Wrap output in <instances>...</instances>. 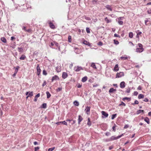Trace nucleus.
Segmentation results:
<instances>
[{"label":"nucleus","instance_id":"nucleus-12","mask_svg":"<svg viewBox=\"0 0 151 151\" xmlns=\"http://www.w3.org/2000/svg\"><path fill=\"white\" fill-rule=\"evenodd\" d=\"M49 26L52 29H54L55 28V27L52 23L50 22L49 23Z\"/></svg>","mask_w":151,"mask_h":151},{"label":"nucleus","instance_id":"nucleus-53","mask_svg":"<svg viewBox=\"0 0 151 151\" xmlns=\"http://www.w3.org/2000/svg\"><path fill=\"white\" fill-rule=\"evenodd\" d=\"M105 134L106 136H109L110 135V133L109 132H106L105 133Z\"/></svg>","mask_w":151,"mask_h":151},{"label":"nucleus","instance_id":"nucleus-5","mask_svg":"<svg viewBox=\"0 0 151 151\" xmlns=\"http://www.w3.org/2000/svg\"><path fill=\"white\" fill-rule=\"evenodd\" d=\"M82 69V68L81 67L77 66L75 67L74 68V70L78 72L80 70Z\"/></svg>","mask_w":151,"mask_h":151},{"label":"nucleus","instance_id":"nucleus-2","mask_svg":"<svg viewBox=\"0 0 151 151\" xmlns=\"http://www.w3.org/2000/svg\"><path fill=\"white\" fill-rule=\"evenodd\" d=\"M124 76V73L122 72H120L119 73H117L116 74V78H119L121 77Z\"/></svg>","mask_w":151,"mask_h":151},{"label":"nucleus","instance_id":"nucleus-40","mask_svg":"<svg viewBox=\"0 0 151 151\" xmlns=\"http://www.w3.org/2000/svg\"><path fill=\"white\" fill-rule=\"evenodd\" d=\"M122 105H123L124 106H126V104L124 103L122 101V102H121V104H119V106H122Z\"/></svg>","mask_w":151,"mask_h":151},{"label":"nucleus","instance_id":"nucleus-17","mask_svg":"<svg viewBox=\"0 0 151 151\" xmlns=\"http://www.w3.org/2000/svg\"><path fill=\"white\" fill-rule=\"evenodd\" d=\"M40 96V93H38L37 95H36L35 97L34 101L35 102H36L37 100V98L39 97Z\"/></svg>","mask_w":151,"mask_h":151},{"label":"nucleus","instance_id":"nucleus-10","mask_svg":"<svg viewBox=\"0 0 151 151\" xmlns=\"http://www.w3.org/2000/svg\"><path fill=\"white\" fill-rule=\"evenodd\" d=\"M102 114L105 117H107L108 116V114L104 111H102L101 112Z\"/></svg>","mask_w":151,"mask_h":151},{"label":"nucleus","instance_id":"nucleus-36","mask_svg":"<svg viewBox=\"0 0 151 151\" xmlns=\"http://www.w3.org/2000/svg\"><path fill=\"white\" fill-rule=\"evenodd\" d=\"M47 104L46 103H44L42 105V108L44 109L46 108Z\"/></svg>","mask_w":151,"mask_h":151},{"label":"nucleus","instance_id":"nucleus-42","mask_svg":"<svg viewBox=\"0 0 151 151\" xmlns=\"http://www.w3.org/2000/svg\"><path fill=\"white\" fill-rule=\"evenodd\" d=\"M86 31L87 33H89L90 32V30L89 28L86 27Z\"/></svg>","mask_w":151,"mask_h":151},{"label":"nucleus","instance_id":"nucleus-47","mask_svg":"<svg viewBox=\"0 0 151 151\" xmlns=\"http://www.w3.org/2000/svg\"><path fill=\"white\" fill-rule=\"evenodd\" d=\"M130 88H129L127 89L126 92L128 93H130Z\"/></svg>","mask_w":151,"mask_h":151},{"label":"nucleus","instance_id":"nucleus-34","mask_svg":"<svg viewBox=\"0 0 151 151\" xmlns=\"http://www.w3.org/2000/svg\"><path fill=\"white\" fill-rule=\"evenodd\" d=\"M141 34L142 32H140L137 33L136 36V37L138 39H139V36L141 35Z\"/></svg>","mask_w":151,"mask_h":151},{"label":"nucleus","instance_id":"nucleus-39","mask_svg":"<svg viewBox=\"0 0 151 151\" xmlns=\"http://www.w3.org/2000/svg\"><path fill=\"white\" fill-rule=\"evenodd\" d=\"M54 44L55 43H54V42H51L50 43V44L49 45V46L51 48H53L52 47V46L54 45Z\"/></svg>","mask_w":151,"mask_h":151},{"label":"nucleus","instance_id":"nucleus-44","mask_svg":"<svg viewBox=\"0 0 151 151\" xmlns=\"http://www.w3.org/2000/svg\"><path fill=\"white\" fill-rule=\"evenodd\" d=\"M114 43L115 44L118 45L119 44V42L118 41L116 40H114Z\"/></svg>","mask_w":151,"mask_h":151},{"label":"nucleus","instance_id":"nucleus-3","mask_svg":"<svg viewBox=\"0 0 151 151\" xmlns=\"http://www.w3.org/2000/svg\"><path fill=\"white\" fill-rule=\"evenodd\" d=\"M123 19L124 17H120L118 18V22L119 25H122L123 24V22L122 20Z\"/></svg>","mask_w":151,"mask_h":151},{"label":"nucleus","instance_id":"nucleus-25","mask_svg":"<svg viewBox=\"0 0 151 151\" xmlns=\"http://www.w3.org/2000/svg\"><path fill=\"white\" fill-rule=\"evenodd\" d=\"M1 41L4 43H6V39L4 37H2L1 38Z\"/></svg>","mask_w":151,"mask_h":151},{"label":"nucleus","instance_id":"nucleus-46","mask_svg":"<svg viewBox=\"0 0 151 151\" xmlns=\"http://www.w3.org/2000/svg\"><path fill=\"white\" fill-rule=\"evenodd\" d=\"M62 88H58L56 90L57 92L60 91L62 90Z\"/></svg>","mask_w":151,"mask_h":151},{"label":"nucleus","instance_id":"nucleus-9","mask_svg":"<svg viewBox=\"0 0 151 151\" xmlns=\"http://www.w3.org/2000/svg\"><path fill=\"white\" fill-rule=\"evenodd\" d=\"M144 50L143 48H137L136 49V52H141Z\"/></svg>","mask_w":151,"mask_h":151},{"label":"nucleus","instance_id":"nucleus-43","mask_svg":"<svg viewBox=\"0 0 151 151\" xmlns=\"http://www.w3.org/2000/svg\"><path fill=\"white\" fill-rule=\"evenodd\" d=\"M139 103V102L138 101L136 100H135V101H134V103H133L132 104V105H134V104H138Z\"/></svg>","mask_w":151,"mask_h":151},{"label":"nucleus","instance_id":"nucleus-49","mask_svg":"<svg viewBox=\"0 0 151 151\" xmlns=\"http://www.w3.org/2000/svg\"><path fill=\"white\" fill-rule=\"evenodd\" d=\"M98 45L99 46H102L103 45V43L101 42H99L98 43Z\"/></svg>","mask_w":151,"mask_h":151},{"label":"nucleus","instance_id":"nucleus-29","mask_svg":"<svg viewBox=\"0 0 151 151\" xmlns=\"http://www.w3.org/2000/svg\"><path fill=\"white\" fill-rule=\"evenodd\" d=\"M126 100H127L128 101H130L131 100V99L130 98L126 97L122 99V100L123 101H125Z\"/></svg>","mask_w":151,"mask_h":151},{"label":"nucleus","instance_id":"nucleus-23","mask_svg":"<svg viewBox=\"0 0 151 151\" xmlns=\"http://www.w3.org/2000/svg\"><path fill=\"white\" fill-rule=\"evenodd\" d=\"M144 121L146 122L148 124H150V120L147 117H146Z\"/></svg>","mask_w":151,"mask_h":151},{"label":"nucleus","instance_id":"nucleus-19","mask_svg":"<svg viewBox=\"0 0 151 151\" xmlns=\"http://www.w3.org/2000/svg\"><path fill=\"white\" fill-rule=\"evenodd\" d=\"M105 7L107 9L111 11H112V9L111 7V6L109 5H107Z\"/></svg>","mask_w":151,"mask_h":151},{"label":"nucleus","instance_id":"nucleus-26","mask_svg":"<svg viewBox=\"0 0 151 151\" xmlns=\"http://www.w3.org/2000/svg\"><path fill=\"white\" fill-rule=\"evenodd\" d=\"M127 57L126 55H124V56L121 57L120 58V59L123 60H126L127 59Z\"/></svg>","mask_w":151,"mask_h":151},{"label":"nucleus","instance_id":"nucleus-33","mask_svg":"<svg viewBox=\"0 0 151 151\" xmlns=\"http://www.w3.org/2000/svg\"><path fill=\"white\" fill-rule=\"evenodd\" d=\"M133 34L132 32H130L129 34V37L130 38H132L133 37Z\"/></svg>","mask_w":151,"mask_h":151},{"label":"nucleus","instance_id":"nucleus-22","mask_svg":"<svg viewBox=\"0 0 151 151\" xmlns=\"http://www.w3.org/2000/svg\"><path fill=\"white\" fill-rule=\"evenodd\" d=\"M137 114H139L141 113H144V111L143 110H139L138 111H137Z\"/></svg>","mask_w":151,"mask_h":151},{"label":"nucleus","instance_id":"nucleus-54","mask_svg":"<svg viewBox=\"0 0 151 151\" xmlns=\"http://www.w3.org/2000/svg\"><path fill=\"white\" fill-rule=\"evenodd\" d=\"M138 46L139 48H143L142 47V44L140 43H139L138 44Z\"/></svg>","mask_w":151,"mask_h":151},{"label":"nucleus","instance_id":"nucleus-38","mask_svg":"<svg viewBox=\"0 0 151 151\" xmlns=\"http://www.w3.org/2000/svg\"><path fill=\"white\" fill-rule=\"evenodd\" d=\"M68 41L70 42L71 41V37L70 35H69L68 36Z\"/></svg>","mask_w":151,"mask_h":151},{"label":"nucleus","instance_id":"nucleus-14","mask_svg":"<svg viewBox=\"0 0 151 151\" xmlns=\"http://www.w3.org/2000/svg\"><path fill=\"white\" fill-rule=\"evenodd\" d=\"M68 76L67 73L66 72H63V73L62 77L63 79H65Z\"/></svg>","mask_w":151,"mask_h":151},{"label":"nucleus","instance_id":"nucleus-20","mask_svg":"<svg viewBox=\"0 0 151 151\" xmlns=\"http://www.w3.org/2000/svg\"><path fill=\"white\" fill-rule=\"evenodd\" d=\"M87 80V76H85L82 78L81 81L82 82H84L86 81Z\"/></svg>","mask_w":151,"mask_h":151},{"label":"nucleus","instance_id":"nucleus-1","mask_svg":"<svg viewBox=\"0 0 151 151\" xmlns=\"http://www.w3.org/2000/svg\"><path fill=\"white\" fill-rule=\"evenodd\" d=\"M123 135V134H122V135H119L117 137H115L114 136H112L110 139H107L106 141L107 142H109L110 141H111L112 140H114L117 139H119L120 137H121Z\"/></svg>","mask_w":151,"mask_h":151},{"label":"nucleus","instance_id":"nucleus-18","mask_svg":"<svg viewBox=\"0 0 151 151\" xmlns=\"http://www.w3.org/2000/svg\"><path fill=\"white\" fill-rule=\"evenodd\" d=\"M83 118L80 116L79 115L78 116V123L79 124L81 122V121L83 120Z\"/></svg>","mask_w":151,"mask_h":151},{"label":"nucleus","instance_id":"nucleus-50","mask_svg":"<svg viewBox=\"0 0 151 151\" xmlns=\"http://www.w3.org/2000/svg\"><path fill=\"white\" fill-rule=\"evenodd\" d=\"M43 74L45 75H47L46 71L45 70H44L43 71Z\"/></svg>","mask_w":151,"mask_h":151},{"label":"nucleus","instance_id":"nucleus-57","mask_svg":"<svg viewBox=\"0 0 151 151\" xmlns=\"http://www.w3.org/2000/svg\"><path fill=\"white\" fill-rule=\"evenodd\" d=\"M46 84V81H44L43 82V83L42 85V86L44 87L45 85Z\"/></svg>","mask_w":151,"mask_h":151},{"label":"nucleus","instance_id":"nucleus-59","mask_svg":"<svg viewBox=\"0 0 151 151\" xmlns=\"http://www.w3.org/2000/svg\"><path fill=\"white\" fill-rule=\"evenodd\" d=\"M138 94V93L137 91H134V95L137 96Z\"/></svg>","mask_w":151,"mask_h":151},{"label":"nucleus","instance_id":"nucleus-61","mask_svg":"<svg viewBox=\"0 0 151 151\" xmlns=\"http://www.w3.org/2000/svg\"><path fill=\"white\" fill-rule=\"evenodd\" d=\"M39 149V148L38 147H35V151H37V150H38Z\"/></svg>","mask_w":151,"mask_h":151},{"label":"nucleus","instance_id":"nucleus-6","mask_svg":"<svg viewBox=\"0 0 151 151\" xmlns=\"http://www.w3.org/2000/svg\"><path fill=\"white\" fill-rule=\"evenodd\" d=\"M37 74L39 76L40 73L41 72V69L40 68V67L39 66V65H38L37 67Z\"/></svg>","mask_w":151,"mask_h":151},{"label":"nucleus","instance_id":"nucleus-48","mask_svg":"<svg viewBox=\"0 0 151 151\" xmlns=\"http://www.w3.org/2000/svg\"><path fill=\"white\" fill-rule=\"evenodd\" d=\"M54 43H55V45L57 47H58V46H60L59 45V44L58 43H57L55 42H54Z\"/></svg>","mask_w":151,"mask_h":151},{"label":"nucleus","instance_id":"nucleus-60","mask_svg":"<svg viewBox=\"0 0 151 151\" xmlns=\"http://www.w3.org/2000/svg\"><path fill=\"white\" fill-rule=\"evenodd\" d=\"M83 43L85 45H87L88 43V42H87V41H84Z\"/></svg>","mask_w":151,"mask_h":151},{"label":"nucleus","instance_id":"nucleus-16","mask_svg":"<svg viewBox=\"0 0 151 151\" xmlns=\"http://www.w3.org/2000/svg\"><path fill=\"white\" fill-rule=\"evenodd\" d=\"M116 91V89H115L113 88H111L109 91V93H113Z\"/></svg>","mask_w":151,"mask_h":151},{"label":"nucleus","instance_id":"nucleus-52","mask_svg":"<svg viewBox=\"0 0 151 151\" xmlns=\"http://www.w3.org/2000/svg\"><path fill=\"white\" fill-rule=\"evenodd\" d=\"M116 127V126L115 125L114 126H113L112 127V129H113V131H114V132H115V131H116V129H115V127Z\"/></svg>","mask_w":151,"mask_h":151},{"label":"nucleus","instance_id":"nucleus-58","mask_svg":"<svg viewBox=\"0 0 151 151\" xmlns=\"http://www.w3.org/2000/svg\"><path fill=\"white\" fill-rule=\"evenodd\" d=\"M72 122H71V123L72 125L76 123V120H72Z\"/></svg>","mask_w":151,"mask_h":151},{"label":"nucleus","instance_id":"nucleus-28","mask_svg":"<svg viewBox=\"0 0 151 151\" xmlns=\"http://www.w3.org/2000/svg\"><path fill=\"white\" fill-rule=\"evenodd\" d=\"M46 94L47 96V98L49 99L50 98L51 96V94L48 91H47L46 92Z\"/></svg>","mask_w":151,"mask_h":151},{"label":"nucleus","instance_id":"nucleus-24","mask_svg":"<svg viewBox=\"0 0 151 151\" xmlns=\"http://www.w3.org/2000/svg\"><path fill=\"white\" fill-rule=\"evenodd\" d=\"M91 66L93 68H94L95 69H96L97 68H96L95 64L94 63H92Z\"/></svg>","mask_w":151,"mask_h":151},{"label":"nucleus","instance_id":"nucleus-62","mask_svg":"<svg viewBox=\"0 0 151 151\" xmlns=\"http://www.w3.org/2000/svg\"><path fill=\"white\" fill-rule=\"evenodd\" d=\"M137 89L139 90H142V87H141L139 86L137 88Z\"/></svg>","mask_w":151,"mask_h":151},{"label":"nucleus","instance_id":"nucleus-31","mask_svg":"<svg viewBox=\"0 0 151 151\" xmlns=\"http://www.w3.org/2000/svg\"><path fill=\"white\" fill-rule=\"evenodd\" d=\"M25 58H26V56L24 55H23L19 58V59L21 60H24V59H25Z\"/></svg>","mask_w":151,"mask_h":151},{"label":"nucleus","instance_id":"nucleus-45","mask_svg":"<svg viewBox=\"0 0 151 151\" xmlns=\"http://www.w3.org/2000/svg\"><path fill=\"white\" fill-rule=\"evenodd\" d=\"M18 50L19 52H22L23 50V49L22 48L18 47Z\"/></svg>","mask_w":151,"mask_h":151},{"label":"nucleus","instance_id":"nucleus-55","mask_svg":"<svg viewBox=\"0 0 151 151\" xmlns=\"http://www.w3.org/2000/svg\"><path fill=\"white\" fill-rule=\"evenodd\" d=\"M114 37H119V38L120 37V36L119 35L117 34H114Z\"/></svg>","mask_w":151,"mask_h":151},{"label":"nucleus","instance_id":"nucleus-56","mask_svg":"<svg viewBox=\"0 0 151 151\" xmlns=\"http://www.w3.org/2000/svg\"><path fill=\"white\" fill-rule=\"evenodd\" d=\"M128 127H129V125L127 124H126L124 126V129H127V128H128Z\"/></svg>","mask_w":151,"mask_h":151},{"label":"nucleus","instance_id":"nucleus-37","mask_svg":"<svg viewBox=\"0 0 151 151\" xmlns=\"http://www.w3.org/2000/svg\"><path fill=\"white\" fill-rule=\"evenodd\" d=\"M19 68V66H17L15 70V71H14V72L15 73H17V72L18 71Z\"/></svg>","mask_w":151,"mask_h":151},{"label":"nucleus","instance_id":"nucleus-27","mask_svg":"<svg viewBox=\"0 0 151 151\" xmlns=\"http://www.w3.org/2000/svg\"><path fill=\"white\" fill-rule=\"evenodd\" d=\"M88 122L87 123V124L89 126H90L91 125V123L90 120V119L89 118H88Z\"/></svg>","mask_w":151,"mask_h":151},{"label":"nucleus","instance_id":"nucleus-13","mask_svg":"<svg viewBox=\"0 0 151 151\" xmlns=\"http://www.w3.org/2000/svg\"><path fill=\"white\" fill-rule=\"evenodd\" d=\"M120 87L121 88H124L125 87V83L124 81L122 82L120 84Z\"/></svg>","mask_w":151,"mask_h":151},{"label":"nucleus","instance_id":"nucleus-35","mask_svg":"<svg viewBox=\"0 0 151 151\" xmlns=\"http://www.w3.org/2000/svg\"><path fill=\"white\" fill-rule=\"evenodd\" d=\"M116 114H113L112 115L111 119H114L116 116Z\"/></svg>","mask_w":151,"mask_h":151},{"label":"nucleus","instance_id":"nucleus-32","mask_svg":"<svg viewBox=\"0 0 151 151\" xmlns=\"http://www.w3.org/2000/svg\"><path fill=\"white\" fill-rule=\"evenodd\" d=\"M144 97V95L142 94H139L138 96L139 99H141Z\"/></svg>","mask_w":151,"mask_h":151},{"label":"nucleus","instance_id":"nucleus-8","mask_svg":"<svg viewBox=\"0 0 151 151\" xmlns=\"http://www.w3.org/2000/svg\"><path fill=\"white\" fill-rule=\"evenodd\" d=\"M25 94L26 95H28L29 97H31L33 96V92L32 91L27 92Z\"/></svg>","mask_w":151,"mask_h":151},{"label":"nucleus","instance_id":"nucleus-21","mask_svg":"<svg viewBox=\"0 0 151 151\" xmlns=\"http://www.w3.org/2000/svg\"><path fill=\"white\" fill-rule=\"evenodd\" d=\"M104 19L107 23H110L111 22V19H108L107 17L105 18Z\"/></svg>","mask_w":151,"mask_h":151},{"label":"nucleus","instance_id":"nucleus-11","mask_svg":"<svg viewBox=\"0 0 151 151\" xmlns=\"http://www.w3.org/2000/svg\"><path fill=\"white\" fill-rule=\"evenodd\" d=\"M59 79L58 76L57 75L53 76L52 79V82L54 80H56Z\"/></svg>","mask_w":151,"mask_h":151},{"label":"nucleus","instance_id":"nucleus-51","mask_svg":"<svg viewBox=\"0 0 151 151\" xmlns=\"http://www.w3.org/2000/svg\"><path fill=\"white\" fill-rule=\"evenodd\" d=\"M26 31H27L28 32L30 33L32 32V30L31 29H27V30H26Z\"/></svg>","mask_w":151,"mask_h":151},{"label":"nucleus","instance_id":"nucleus-4","mask_svg":"<svg viewBox=\"0 0 151 151\" xmlns=\"http://www.w3.org/2000/svg\"><path fill=\"white\" fill-rule=\"evenodd\" d=\"M90 107L89 106H86L85 111L86 113L87 114H90Z\"/></svg>","mask_w":151,"mask_h":151},{"label":"nucleus","instance_id":"nucleus-7","mask_svg":"<svg viewBox=\"0 0 151 151\" xmlns=\"http://www.w3.org/2000/svg\"><path fill=\"white\" fill-rule=\"evenodd\" d=\"M56 124L58 125H60V124H63L65 125H67V123L65 121L62 122H57V123H56Z\"/></svg>","mask_w":151,"mask_h":151},{"label":"nucleus","instance_id":"nucleus-63","mask_svg":"<svg viewBox=\"0 0 151 151\" xmlns=\"http://www.w3.org/2000/svg\"><path fill=\"white\" fill-rule=\"evenodd\" d=\"M145 102H147L148 101V99L147 98L143 100Z\"/></svg>","mask_w":151,"mask_h":151},{"label":"nucleus","instance_id":"nucleus-41","mask_svg":"<svg viewBox=\"0 0 151 151\" xmlns=\"http://www.w3.org/2000/svg\"><path fill=\"white\" fill-rule=\"evenodd\" d=\"M55 148V147L51 148H50L48 149V151H52L54 150Z\"/></svg>","mask_w":151,"mask_h":151},{"label":"nucleus","instance_id":"nucleus-15","mask_svg":"<svg viewBox=\"0 0 151 151\" xmlns=\"http://www.w3.org/2000/svg\"><path fill=\"white\" fill-rule=\"evenodd\" d=\"M119 70V68L118 67V64H116L115 65L114 67L113 70L114 71H117Z\"/></svg>","mask_w":151,"mask_h":151},{"label":"nucleus","instance_id":"nucleus-64","mask_svg":"<svg viewBox=\"0 0 151 151\" xmlns=\"http://www.w3.org/2000/svg\"><path fill=\"white\" fill-rule=\"evenodd\" d=\"M34 144L35 145H38V143L37 142L35 141L34 142Z\"/></svg>","mask_w":151,"mask_h":151},{"label":"nucleus","instance_id":"nucleus-30","mask_svg":"<svg viewBox=\"0 0 151 151\" xmlns=\"http://www.w3.org/2000/svg\"><path fill=\"white\" fill-rule=\"evenodd\" d=\"M73 104L75 105L76 106H78L79 105V102L77 101H74L73 102Z\"/></svg>","mask_w":151,"mask_h":151}]
</instances>
